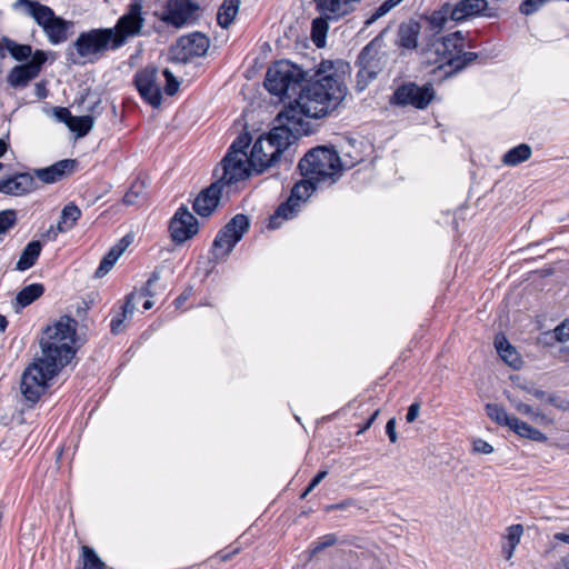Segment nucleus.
I'll return each mask as SVG.
<instances>
[{
  "label": "nucleus",
  "instance_id": "nucleus-10",
  "mask_svg": "<svg viewBox=\"0 0 569 569\" xmlns=\"http://www.w3.org/2000/svg\"><path fill=\"white\" fill-rule=\"evenodd\" d=\"M72 50L79 58L96 57L112 50L111 30L99 28L81 32L69 47L68 54H73Z\"/></svg>",
  "mask_w": 569,
  "mask_h": 569
},
{
  "label": "nucleus",
  "instance_id": "nucleus-47",
  "mask_svg": "<svg viewBox=\"0 0 569 569\" xmlns=\"http://www.w3.org/2000/svg\"><path fill=\"white\" fill-rule=\"evenodd\" d=\"M159 279H160L159 271H157V270L153 271L151 273L150 278L148 279V281L146 282L144 287H142L139 292H136L138 300L143 297H152L154 295V292L152 291V286Z\"/></svg>",
  "mask_w": 569,
  "mask_h": 569
},
{
  "label": "nucleus",
  "instance_id": "nucleus-6",
  "mask_svg": "<svg viewBox=\"0 0 569 569\" xmlns=\"http://www.w3.org/2000/svg\"><path fill=\"white\" fill-rule=\"evenodd\" d=\"M305 71L288 60H280L267 70L264 87L273 96L296 94L305 80Z\"/></svg>",
  "mask_w": 569,
  "mask_h": 569
},
{
  "label": "nucleus",
  "instance_id": "nucleus-64",
  "mask_svg": "<svg viewBox=\"0 0 569 569\" xmlns=\"http://www.w3.org/2000/svg\"><path fill=\"white\" fill-rule=\"evenodd\" d=\"M557 569H569V555L561 559V562Z\"/></svg>",
  "mask_w": 569,
  "mask_h": 569
},
{
  "label": "nucleus",
  "instance_id": "nucleus-21",
  "mask_svg": "<svg viewBox=\"0 0 569 569\" xmlns=\"http://www.w3.org/2000/svg\"><path fill=\"white\" fill-rule=\"evenodd\" d=\"M209 39L200 32L181 37L178 40L177 48L181 50V59L189 60L194 57H202L209 49Z\"/></svg>",
  "mask_w": 569,
  "mask_h": 569
},
{
  "label": "nucleus",
  "instance_id": "nucleus-23",
  "mask_svg": "<svg viewBox=\"0 0 569 569\" xmlns=\"http://www.w3.org/2000/svg\"><path fill=\"white\" fill-rule=\"evenodd\" d=\"M77 167V160L64 159L47 168L36 170V177L46 183H53L73 173Z\"/></svg>",
  "mask_w": 569,
  "mask_h": 569
},
{
  "label": "nucleus",
  "instance_id": "nucleus-13",
  "mask_svg": "<svg viewBox=\"0 0 569 569\" xmlns=\"http://www.w3.org/2000/svg\"><path fill=\"white\" fill-rule=\"evenodd\" d=\"M317 184V182L310 179L296 183L287 201L281 203L274 214L271 216L269 226L277 228L279 227V219L293 218L299 211L301 203L310 197Z\"/></svg>",
  "mask_w": 569,
  "mask_h": 569
},
{
  "label": "nucleus",
  "instance_id": "nucleus-52",
  "mask_svg": "<svg viewBox=\"0 0 569 569\" xmlns=\"http://www.w3.org/2000/svg\"><path fill=\"white\" fill-rule=\"evenodd\" d=\"M136 300H138L136 292H131L126 297V302L121 307V311L128 315L130 318L136 309Z\"/></svg>",
  "mask_w": 569,
  "mask_h": 569
},
{
  "label": "nucleus",
  "instance_id": "nucleus-1",
  "mask_svg": "<svg viewBox=\"0 0 569 569\" xmlns=\"http://www.w3.org/2000/svg\"><path fill=\"white\" fill-rule=\"evenodd\" d=\"M76 329L77 321L64 316L44 330L40 340L41 357L29 365L21 376L20 392L29 407L40 400L49 388V381L74 357Z\"/></svg>",
  "mask_w": 569,
  "mask_h": 569
},
{
  "label": "nucleus",
  "instance_id": "nucleus-54",
  "mask_svg": "<svg viewBox=\"0 0 569 569\" xmlns=\"http://www.w3.org/2000/svg\"><path fill=\"white\" fill-rule=\"evenodd\" d=\"M54 116L61 122H64L69 127V122L72 120V114L68 108L57 107L54 108Z\"/></svg>",
  "mask_w": 569,
  "mask_h": 569
},
{
  "label": "nucleus",
  "instance_id": "nucleus-31",
  "mask_svg": "<svg viewBox=\"0 0 569 569\" xmlns=\"http://www.w3.org/2000/svg\"><path fill=\"white\" fill-rule=\"evenodd\" d=\"M531 153L532 150L529 144L520 143L503 154L502 162L506 166L515 167L527 161L531 157Z\"/></svg>",
  "mask_w": 569,
  "mask_h": 569
},
{
  "label": "nucleus",
  "instance_id": "nucleus-33",
  "mask_svg": "<svg viewBox=\"0 0 569 569\" xmlns=\"http://www.w3.org/2000/svg\"><path fill=\"white\" fill-rule=\"evenodd\" d=\"M43 292L44 288L41 283H31L18 292L16 298L17 305L21 308H26L39 299Z\"/></svg>",
  "mask_w": 569,
  "mask_h": 569
},
{
  "label": "nucleus",
  "instance_id": "nucleus-15",
  "mask_svg": "<svg viewBox=\"0 0 569 569\" xmlns=\"http://www.w3.org/2000/svg\"><path fill=\"white\" fill-rule=\"evenodd\" d=\"M234 157L232 153H227L220 162L221 176L217 181H220V186H230L239 181L246 180L252 168L249 163L248 154H239ZM219 169L216 170V174Z\"/></svg>",
  "mask_w": 569,
  "mask_h": 569
},
{
  "label": "nucleus",
  "instance_id": "nucleus-38",
  "mask_svg": "<svg viewBox=\"0 0 569 569\" xmlns=\"http://www.w3.org/2000/svg\"><path fill=\"white\" fill-rule=\"evenodd\" d=\"M93 127V117L91 116H73L69 122V129L77 133L78 137H84Z\"/></svg>",
  "mask_w": 569,
  "mask_h": 569
},
{
  "label": "nucleus",
  "instance_id": "nucleus-19",
  "mask_svg": "<svg viewBox=\"0 0 569 569\" xmlns=\"http://www.w3.org/2000/svg\"><path fill=\"white\" fill-rule=\"evenodd\" d=\"M37 188L34 176L29 172H19L0 180V192L10 196H23Z\"/></svg>",
  "mask_w": 569,
  "mask_h": 569
},
{
  "label": "nucleus",
  "instance_id": "nucleus-45",
  "mask_svg": "<svg viewBox=\"0 0 569 569\" xmlns=\"http://www.w3.org/2000/svg\"><path fill=\"white\" fill-rule=\"evenodd\" d=\"M131 319L128 315L122 312L121 310L113 316L110 322V330L113 335H119L124 329V322Z\"/></svg>",
  "mask_w": 569,
  "mask_h": 569
},
{
  "label": "nucleus",
  "instance_id": "nucleus-17",
  "mask_svg": "<svg viewBox=\"0 0 569 569\" xmlns=\"http://www.w3.org/2000/svg\"><path fill=\"white\" fill-rule=\"evenodd\" d=\"M198 221L187 207H180L170 220L169 230L171 238L177 243H182L198 232Z\"/></svg>",
  "mask_w": 569,
  "mask_h": 569
},
{
  "label": "nucleus",
  "instance_id": "nucleus-59",
  "mask_svg": "<svg viewBox=\"0 0 569 569\" xmlns=\"http://www.w3.org/2000/svg\"><path fill=\"white\" fill-rule=\"evenodd\" d=\"M130 244V240L128 237H123L122 239L119 240V242L117 244H114L112 247V249L119 254L121 256L124 250L128 248V246Z\"/></svg>",
  "mask_w": 569,
  "mask_h": 569
},
{
  "label": "nucleus",
  "instance_id": "nucleus-37",
  "mask_svg": "<svg viewBox=\"0 0 569 569\" xmlns=\"http://www.w3.org/2000/svg\"><path fill=\"white\" fill-rule=\"evenodd\" d=\"M486 412L488 417L499 426L509 427L511 419L515 416L508 415V412L496 403H488L486 406Z\"/></svg>",
  "mask_w": 569,
  "mask_h": 569
},
{
  "label": "nucleus",
  "instance_id": "nucleus-28",
  "mask_svg": "<svg viewBox=\"0 0 569 569\" xmlns=\"http://www.w3.org/2000/svg\"><path fill=\"white\" fill-rule=\"evenodd\" d=\"M495 348L501 359L510 367L518 369L521 366V359L515 347H512L503 335H497L495 338Z\"/></svg>",
  "mask_w": 569,
  "mask_h": 569
},
{
  "label": "nucleus",
  "instance_id": "nucleus-27",
  "mask_svg": "<svg viewBox=\"0 0 569 569\" xmlns=\"http://www.w3.org/2000/svg\"><path fill=\"white\" fill-rule=\"evenodd\" d=\"M523 531V526L520 523L511 525L506 528V532L502 536L503 542L501 547V553L506 560H510L513 557L515 550L520 543Z\"/></svg>",
  "mask_w": 569,
  "mask_h": 569
},
{
  "label": "nucleus",
  "instance_id": "nucleus-60",
  "mask_svg": "<svg viewBox=\"0 0 569 569\" xmlns=\"http://www.w3.org/2000/svg\"><path fill=\"white\" fill-rule=\"evenodd\" d=\"M328 472L326 470L319 471L310 481L309 490H313L321 482V480L326 478Z\"/></svg>",
  "mask_w": 569,
  "mask_h": 569
},
{
  "label": "nucleus",
  "instance_id": "nucleus-46",
  "mask_svg": "<svg viewBox=\"0 0 569 569\" xmlns=\"http://www.w3.org/2000/svg\"><path fill=\"white\" fill-rule=\"evenodd\" d=\"M159 279H160L159 271H157V270L153 271L151 273L150 278L148 279V281L146 282L144 287H142L139 292H136L138 300L143 297H152L154 295V292L152 291V286Z\"/></svg>",
  "mask_w": 569,
  "mask_h": 569
},
{
  "label": "nucleus",
  "instance_id": "nucleus-8",
  "mask_svg": "<svg viewBox=\"0 0 569 569\" xmlns=\"http://www.w3.org/2000/svg\"><path fill=\"white\" fill-rule=\"evenodd\" d=\"M141 0H132L127 11L118 19L116 26L107 28L111 30L112 50L123 47L129 39L141 34L144 24Z\"/></svg>",
  "mask_w": 569,
  "mask_h": 569
},
{
  "label": "nucleus",
  "instance_id": "nucleus-41",
  "mask_svg": "<svg viewBox=\"0 0 569 569\" xmlns=\"http://www.w3.org/2000/svg\"><path fill=\"white\" fill-rule=\"evenodd\" d=\"M120 256L111 248L109 252L102 258L94 276L97 278L104 277L114 266Z\"/></svg>",
  "mask_w": 569,
  "mask_h": 569
},
{
  "label": "nucleus",
  "instance_id": "nucleus-35",
  "mask_svg": "<svg viewBox=\"0 0 569 569\" xmlns=\"http://www.w3.org/2000/svg\"><path fill=\"white\" fill-rule=\"evenodd\" d=\"M104 562L98 557L91 547L82 546L81 560L78 569H104Z\"/></svg>",
  "mask_w": 569,
  "mask_h": 569
},
{
  "label": "nucleus",
  "instance_id": "nucleus-51",
  "mask_svg": "<svg viewBox=\"0 0 569 569\" xmlns=\"http://www.w3.org/2000/svg\"><path fill=\"white\" fill-rule=\"evenodd\" d=\"M555 339L558 342H566L569 340V320H565L553 329Z\"/></svg>",
  "mask_w": 569,
  "mask_h": 569
},
{
  "label": "nucleus",
  "instance_id": "nucleus-63",
  "mask_svg": "<svg viewBox=\"0 0 569 569\" xmlns=\"http://www.w3.org/2000/svg\"><path fill=\"white\" fill-rule=\"evenodd\" d=\"M553 538L556 540H559V541H562V542H566L569 545V535L568 533L557 532V533H555Z\"/></svg>",
  "mask_w": 569,
  "mask_h": 569
},
{
  "label": "nucleus",
  "instance_id": "nucleus-62",
  "mask_svg": "<svg viewBox=\"0 0 569 569\" xmlns=\"http://www.w3.org/2000/svg\"><path fill=\"white\" fill-rule=\"evenodd\" d=\"M350 505H351V501L350 500H346V501H342L340 503L328 505V506H326L325 510L327 512L333 511V510H342V509H346L347 507H349Z\"/></svg>",
  "mask_w": 569,
  "mask_h": 569
},
{
  "label": "nucleus",
  "instance_id": "nucleus-9",
  "mask_svg": "<svg viewBox=\"0 0 569 569\" xmlns=\"http://www.w3.org/2000/svg\"><path fill=\"white\" fill-rule=\"evenodd\" d=\"M249 219L242 213L236 214L219 232L217 233L212 247L211 256L214 261L226 259L234 246L241 240L249 229Z\"/></svg>",
  "mask_w": 569,
  "mask_h": 569
},
{
  "label": "nucleus",
  "instance_id": "nucleus-24",
  "mask_svg": "<svg viewBox=\"0 0 569 569\" xmlns=\"http://www.w3.org/2000/svg\"><path fill=\"white\" fill-rule=\"evenodd\" d=\"M317 12L332 21L351 13L353 6H350L348 0H313Z\"/></svg>",
  "mask_w": 569,
  "mask_h": 569
},
{
  "label": "nucleus",
  "instance_id": "nucleus-30",
  "mask_svg": "<svg viewBox=\"0 0 569 569\" xmlns=\"http://www.w3.org/2000/svg\"><path fill=\"white\" fill-rule=\"evenodd\" d=\"M42 244L38 240L30 241L21 252V256L16 264L19 271H26L33 267L41 253Z\"/></svg>",
  "mask_w": 569,
  "mask_h": 569
},
{
  "label": "nucleus",
  "instance_id": "nucleus-34",
  "mask_svg": "<svg viewBox=\"0 0 569 569\" xmlns=\"http://www.w3.org/2000/svg\"><path fill=\"white\" fill-rule=\"evenodd\" d=\"M328 21H331L330 18H326L325 16L321 14H319V17L312 20L311 39L318 48L325 46L326 36L329 30Z\"/></svg>",
  "mask_w": 569,
  "mask_h": 569
},
{
  "label": "nucleus",
  "instance_id": "nucleus-2",
  "mask_svg": "<svg viewBox=\"0 0 569 569\" xmlns=\"http://www.w3.org/2000/svg\"><path fill=\"white\" fill-rule=\"evenodd\" d=\"M347 93L343 76L333 62L322 61L315 79L300 88L298 97L281 111L277 120H286L300 132L302 117L322 118L335 111Z\"/></svg>",
  "mask_w": 569,
  "mask_h": 569
},
{
  "label": "nucleus",
  "instance_id": "nucleus-61",
  "mask_svg": "<svg viewBox=\"0 0 569 569\" xmlns=\"http://www.w3.org/2000/svg\"><path fill=\"white\" fill-rule=\"evenodd\" d=\"M380 413V410L377 409L372 415L371 417L366 421V423L359 429L358 433H362L365 432L366 430H368L372 423L375 422V420L377 419V417L379 416Z\"/></svg>",
  "mask_w": 569,
  "mask_h": 569
},
{
  "label": "nucleus",
  "instance_id": "nucleus-26",
  "mask_svg": "<svg viewBox=\"0 0 569 569\" xmlns=\"http://www.w3.org/2000/svg\"><path fill=\"white\" fill-rule=\"evenodd\" d=\"M420 30L421 26L418 21L410 20L401 23L398 29V44L405 49H416Z\"/></svg>",
  "mask_w": 569,
  "mask_h": 569
},
{
  "label": "nucleus",
  "instance_id": "nucleus-58",
  "mask_svg": "<svg viewBox=\"0 0 569 569\" xmlns=\"http://www.w3.org/2000/svg\"><path fill=\"white\" fill-rule=\"evenodd\" d=\"M527 392L532 395L535 398H537L540 401L548 403V396L551 393H547L543 390L537 389V388H526Z\"/></svg>",
  "mask_w": 569,
  "mask_h": 569
},
{
  "label": "nucleus",
  "instance_id": "nucleus-5",
  "mask_svg": "<svg viewBox=\"0 0 569 569\" xmlns=\"http://www.w3.org/2000/svg\"><path fill=\"white\" fill-rule=\"evenodd\" d=\"M298 167L303 177L319 184L331 186L342 173V163L338 152L322 146L309 150L299 161Z\"/></svg>",
  "mask_w": 569,
  "mask_h": 569
},
{
  "label": "nucleus",
  "instance_id": "nucleus-36",
  "mask_svg": "<svg viewBox=\"0 0 569 569\" xmlns=\"http://www.w3.org/2000/svg\"><path fill=\"white\" fill-rule=\"evenodd\" d=\"M450 8L442 7L440 10L433 11L428 18L429 28L433 33H439L446 26L448 18H450Z\"/></svg>",
  "mask_w": 569,
  "mask_h": 569
},
{
  "label": "nucleus",
  "instance_id": "nucleus-11",
  "mask_svg": "<svg viewBox=\"0 0 569 569\" xmlns=\"http://www.w3.org/2000/svg\"><path fill=\"white\" fill-rule=\"evenodd\" d=\"M435 98V90L430 83L422 87L415 82L399 86L390 97V104L398 107L412 106L416 109H426Z\"/></svg>",
  "mask_w": 569,
  "mask_h": 569
},
{
  "label": "nucleus",
  "instance_id": "nucleus-20",
  "mask_svg": "<svg viewBox=\"0 0 569 569\" xmlns=\"http://www.w3.org/2000/svg\"><path fill=\"white\" fill-rule=\"evenodd\" d=\"M222 193L220 181L202 190L193 202V210L201 217H209L218 207Z\"/></svg>",
  "mask_w": 569,
  "mask_h": 569
},
{
  "label": "nucleus",
  "instance_id": "nucleus-50",
  "mask_svg": "<svg viewBox=\"0 0 569 569\" xmlns=\"http://www.w3.org/2000/svg\"><path fill=\"white\" fill-rule=\"evenodd\" d=\"M548 403L561 411H569V399L560 395L551 393L548 396Z\"/></svg>",
  "mask_w": 569,
  "mask_h": 569
},
{
  "label": "nucleus",
  "instance_id": "nucleus-14",
  "mask_svg": "<svg viewBox=\"0 0 569 569\" xmlns=\"http://www.w3.org/2000/svg\"><path fill=\"white\" fill-rule=\"evenodd\" d=\"M134 86L141 98L152 107H159L162 101L161 81L156 67H146L134 74Z\"/></svg>",
  "mask_w": 569,
  "mask_h": 569
},
{
  "label": "nucleus",
  "instance_id": "nucleus-56",
  "mask_svg": "<svg viewBox=\"0 0 569 569\" xmlns=\"http://www.w3.org/2000/svg\"><path fill=\"white\" fill-rule=\"evenodd\" d=\"M386 433L388 435V438L390 442L395 443L398 439L397 432H396V419L391 418L388 420L386 425Z\"/></svg>",
  "mask_w": 569,
  "mask_h": 569
},
{
  "label": "nucleus",
  "instance_id": "nucleus-40",
  "mask_svg": "<svg viewBox=\"0 0 569 569\" xmlns=\"http://www.w3.org/2000/svg\"><path fill=\"white\" fill-rule=\"evenodd\" d=\"M405 0H386L383 1L366 20V24H371L381 17L386 16L392 9L401 4Z\"/></svg>",
  "mask_w": 569,
  "mask_h": 569
},
{
  "label": "nucleus",
  "instance_id": "nucleus-49",
  "mask_svg": "<svg viewBox=\"0 0 569 569\" xmlns=\"http://www.w3.org/2000/svg\"><path fill=\"white\" fill-rule=\"evenodd\" d=\"M142 183H133L131 188L126 192L123 197V203L128 206L134 204L139 196L142 193Z\"/></svg>",
  "mask_w": 569,
  "mask_h": 569
},
{
  "label": "nucleus",
  "instance_id": "nucleus-29",
  "mask_svg": "<svg viewBox=\"0 0 569 569\" xmlns=\"http://www.w3.org/2000/svg\"><path fill=\"white\" fill-rule=\"evenodd\" d=\"M508 428L521 438H526L536 442L547 441V436L543 432L518 419L517 417L511 419Z\"/></svg>",
  "mask_w": 569,
  "mask_h": 569
},
{
  "label": "nucleus",
  "instance_id": "nucleus-16",
  "mask_svg": "<svg viewBox=\"0 0 569 569\" xmlns=\"http://www.w3.org/2000/svg\"><path fill=\"white\" fill-rule=\"evenodd\" d=\"M47 60V52L43 50H36L28 62L16 66L11 69L8 76V82L13 88H23L28 86L31 80L36 79L40 74Z\"/></svg>",
  "mask_w": 569,
  "mask_h": 569
},
{
  "label": "nucleus",
  "instance_id": "nucleus-44",
  "mask_svg": "<svg viewBox=\"0 0 569 569\" xmlns=\"http://www.w3.org/2000/svg\"><path fill=\"white\" fill-rule=\"evenodd\" d=\"M17 223V212L14 210L0 211V234L7 233Z\"/></svg>",
  "mask_w": 569,
  "mask_h": 569
},
{
  "label": "nucleus",
  "instance_id": "nucleus-55",
  "mask_svg": "<svg viewBox=\"0 0 569 569\" xmlns=\"http://www.w3.org/2000/svg\"><path fill=\"white\" fill-rule=\"evenodd\" d=\"M419 411H420V403L419 402L411 403L409 406L408 412L406 415V421L408 423L413 422L417 419Z\"/></svg>",
  "mask_w": 569,
  "mask_h": 569
},
{
  "label": "nucleus",
  "instance_id": "nucleus-4",
  "mask_svg": "<svg viewBox=\"0 0 569 569\" xmlns=\"http://www.w3.org/2000/svg\"><path fill=\"white\" fill-rule=\"evenodd\" d=\"M13 8L21 9L23 14L32 18L52 46L66 42L72 33V21L57 16L50 7L37 0H17Z\"/></svg>",
  "mask_w": 569,
  "mask_h": 569
},
{
  "label": "nucleus",
  "instance_id": "nucleus-39",
  "mask_svg": "<svg viewBox=\"0 0 569 569\" xmlns=\"http://www.w3.org/2000/svg\"><path fill=\"white\" fill-rule=\"evenodd\" d=\"M7 49L18 61L27 60L28 58H32V47L30 44H20L12 40H7Z\"/></svg>",
  "mask_w": 569,
  "mask_h": 569
},
{
  "label": "nucleus",
  "instance_id": "nucleus-22",
  "mask_svg": "<svg viewBox=\"0 0 569 569\" xmlns=\"http://www.w3.org/2000/svg\"><path fill=\"white\" fill-rule=\"evenodd\" d=\"M487 0H459L450 10V19L461 22L480 14L491 17L492 13H487Z\"/></svg>",
  "mask_w": 569,
  "mask_h": 569
},
{
  "label": "nucleus",
  "instance_id": "nucleus-48",
  "mask_svg": "<svg viewBox=\"0 0 569 569\" xmlns=\"http://www.w3.org/2000/svg\"><path fill=\"white\" fill-rule=\"evenodd\" d=\"M163 77L166 78V87H164V92L168 94V96H173L178 89H179V81L177 80V78L172 74V72L169 70V69H164L163 70Z\"/></svg>",
  "mask_w": 569,
  "mask_h": 569
},
{
  "label": "nucleus",
  "instance_id": "nucleus-32",
  "mask_svg": "<svg viewBox=\"0 0 569 569\" xmlns=\"http://www.w3.org/2000/svg\"><path fill=\"white\" fill-rule=\"evenodd\" d=\"M239 0H223L217 14L220 27L228 28L234 20L239 10Z\"/></svg>",
  "mask_w": 569,
  "mask_h": 569
},
{
  "label": "nucleus",
  "instance_id": "nucleus-3",
  "mask_svg": "<svg viewBox=\"0 0 569 569\" xmlns=\"http://www.w3.org/2000/svg\"><path fill=\"white\" fill-rule=\"evenodd\" d=\"M268 134L260 136L253 143L249 154V163L252 171L262 173L268 168L274 166L280 156L295 142L297 136L292 132L295 129L288 121H279Z\"/></svg>",
  "mask_w": 569,
  "mask_h": 569
},
{
  "label": "nucleus",
  "instance_id": "nucleus-18",
  "mask_svg": "<svg viewBox=\"0 0 569 569\" xmlns=\"http://www.w3.org/2000/svg\"><path fill=\"white\" fill-rule=\"evenodd\" d=\"M197 10L198 6L190 0H167L161 19L179 28L190 20Z\"/></svg>",
  "mask_w": 569,
  "mask_h": 569
},
{
  "label": "nucleus",
  "instance_id": "nucleus-25",
  "mask_svg": "<svg viewBox=\"0 0 569 569\" xmlns=\"http://www.w3.org/2000/svg\"><path fill=\"white\" fill-rule=\"evenodd\" d=\"M80 217H81V210L79 209V207L72 202L68 203L67 206H64V208L61 211V216L57 223L56 229L53 227H51L47 231L48 238L51 240H54L59 232H62V233L68 232L76 226V223L80 219Z\"/></svg>",
  "mask_w": 569,
  "mask_h": 569
},
{
  "label": "nucleus",
  "instance_id": "nucleus-53",
  "mask_svg": "<svg viewBox=\"0 0 569 569\" xmlns=\"http://www.w3.org/2000/svg\"><path fill=\"white\" fill-rule=\"evenodd\" d=\"M472 449L477 453L489 455L493 452V447L482 439H476L472 442Z\"/></svg>",
  "mask_w": 569,
  "mask_h": 569
},
{
  "label": "nucleus",
  "instance_id": "nucleus-7",
  "mask_svg": "<svg viewBox=\"0 0 569 569\" xmlns=\"http://www.w3.org/2000/svg\"><path fill=\"white\" fill-rule=\"evenodd\" d=\"M437 53L440 54V67H449L452 72L462 70L478 58V53L465 51V38L461 31L446 36L437 46Z\"/></svg>",
  "mask_w": 569,
  "mask_h": 569
},
{
  "label": "nucleus",
  "instance_id": "nucleus-43",
  "mask_svg": "<svg viewBox=\"0 0 569 569\" xmlns=\"http://www.w3.org/2000/svg\"><path fill=\"white\" fill-rule=\"evenodd\" d=\"M251 142V138L248 133L239 136L229 147L227 153H232L234 157H240L239 154H248L247 149Z\"/></svg>",
  "mask_w": 569,
  "mask_h": 569
},
{
  "label": "nucleus",
  "instance_id": "nucleus-57",
  "mask_svg": "<svg viewBox=\"0 0 569 569\" xmlns=\"http://www.w3.org/2000/svg\"><path fill=\"white\" fill-rule=\"evenodd\" d=\"M518 412L528 416L530 419H538L539 416V411L533 410V408L527 403H522Z\"/></svg>",
  "mask_w": 569,
  "mask_h": 569
},
{
  "label": "nucleus",
  "instance_id": "nucleus-42",
  "mask_svg": "<svg viewBox=\"0 0 569 569\" xmlns=\"http://www.w3.org/2000/svg\"><path fill=\"white\" fill-rule=\"evenodd\" d=\"M337 541H338V539L335 533H328V535H325V536L318 538L310 545L311 556H316L319 552H321L322 550H325L326 548L332 547L333 545L337 543Z\"/></svg>",
  "mask_w": 569,
  "mask_h": 569
},
{
  "label": "nucleus",
  "instance_id": "nucleus-12",
  "mask_svg": "<svg viewBox=\"0 0 569 569\" xmlns=\"http://www.w3.org/2000/svg\"><path fill=\"white\" fill-rule=\"evenodd\" d=\"M359 70L356 74V90L363 91L381 71V57L379 46L370 41L359 53L357 59Z\"/></svg>",
  "mask_w": 569,
  "mask_h": 569
}]
</instances>
